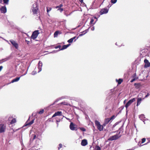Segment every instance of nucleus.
Returning a JSON list of instances; mask_svg holds the SVG:
<instances>
[{"instance_id": "obj_1", "label": "nucleus", "mask_w": 150, "mask_h": 150, "mask_svg": "<svg viewBox=\"0 0 150 150\" xmlns=\"http://www.w3.org/2000/svg\"><path fill=\"white\" fill-rule=\"evenodd\" d=\"M32 11L33 13V14L35 15H36L37 16V14H39L38 12V7L37 4V3H35L33 4L32 6Z\"/></svg>"}, {"instance_id": "obj_2", "label": "nucleus", "mask_w": 150, "mask_h": 150, "mask_svg": "<svg viewBox=\"0 0 150 150\" xmlns=\"http://www.w3.org/2000/svg\"><path fill=\"white\" fill-rule=\"evenodd\" d=\"M95 124L97 126V128L100 131L103 130L104 126L101 125L99 122L97 120H96L95 121Z\"/></svg>"}, {"instance_id": "obj_3", "label": "nucleus", "mask_w": 150, "mask_h": 150, "mask_svg": "<svg viewBox=\"0 0 150 150\" xmlns=\"http://www.w3.org/2000/svg\"><path fill=\"white\" fill-rule=\"evenodd\" d=\"M38 30H35L33 32L31 36V39L33 40L35 39L39 34Z\"/></svg>"}, {"instance_id": "obj_4", "label": "nucleus", "mask_w": 150, "mask_h": 150, "mask_svg": "<svg viewBox=\"0 0 150 150\" xmlns=\"http://www.w3.org/2000/svg\"><path fill=\"white\" fill-rule=\"evenodd\" d=\"M121 137V136H119L118 134H116L114 136H111L108 139V140L110 141H113L116 140Z\"/></svg>"}, {"instance_id": "obj_5", "label": "nucleus", "mask_w": 150, "mask_h": 150, "mask_svg": "<svg viewBox=\"0 0 150 150\" xmlns=\"http://www.w3.org/2000/svg\"><path fill=\"white\" fill-rule=\"evenodd\" d=\"M6 129V126L4 124H0V133L4 132Z\"/></svg>"}, {"instance_id": "obj_6", "label": "nucleus", "mask_w": 150, "mask_h": 150, "mask_svg": "<svg viewBox=\"0 0 150 150\" xmlns=\"http://www.w3.org/2000/svg\"><path fill=\"white\" fill-rule=\"evenodd\" d=\"M135 101V98H133L130 100L125 105V107L127 108L133 102Z\"/></svg>"}, {"instance_id": "obj_7", "label": "nucleus", "mask_w": 150, "mask_h": 150, "mask_svg": "<svg viewBox=\"0 0 150 150\" xmlns=\"http://www.w3.org/2000/svg\"><path fill=\"white\" fill-rule=\"evenodd\" d=\"M10 42L16 49H17L18 48V44L15 41L13 40H10Z\"/></svg>"}, {"instance_id": "obj_8", "label": "nucleus", "mask_w": 150, "mask_h": 150, "mask_svg": "<svg viewBox=\"0 0 150 150\" xmlns=\"http://www.w3.org/2000/svg\"><path fill=\"white\" fill-rule=\"evenodd\" d=\"M76 125L74 124L73 122H71L70 123L69 125V127L71 130H77L76 129Z\"/></svg>"}, {"instance_id": "obj_9", "label": "nucleus", "mask_w": 150, "mask_h": 150, "mask_svg": "<svg viewBox=\"0 0 150 150\" xmlns=\"http://www.w3.org/2000/svg\"><path fill=\"white\" fill-rule=\"evenodd\" d=\"M70 45V44H68L67 45H64L62 46V47L61 48V49H59L57 51L55 50L53 52H57V51H59L60 50H62L64 49H66L68 47H69Z\"/></svg>"}, {"instance_id": "obj_10", "label": "nucleus", "mask_w": 150, "mask_h": 150, "mask_svg": "<svg viewBox=\"0 0 150 150\" xmlns=\"http://www.w3.org/2000/svg\"><path fill=\"white\" fill-rule=\"evenodd\" d=\"M108 10L106 8H104L101 9L100 11V14L102 15L104 14H106L108 13Z\"/></svg>"}, {"instance_id": "obj_11", "label": "nucleus", "mask_w": 150, "mask_h": 150, "mask_svg": "<svg viewBox=\"0 0 150 150\" xmlns=\"http://www.w3.org/2000/svg\"><path fill=\"white\" fill-rule=\"evenodd\" d=\"M144 62L145 63V65L144 66L145 68H147L149 67L150 66V63L148 60L146 59H145L144 60Z\"/></svg>"}, {"instance_id": "obj_12", "label": "nucleus", "mask_w": 150, "mask_h": 150, "mask_svg": "<svg viewBox=\"0 0 150 150\" xmlns=\"http://www.w3.org/2000/svg\"><path fill=\"white\" fill-rule=\"evenodd\" d=\"M29 120V118L27 120V121L25 123V126H27L28 125H32L34 122L35 119H33L30 122H28Z\"/></svg>"}, {"instance_id": "obj_13", "label": "nucleus", "mask_w": 150, "mask_h": 150, "mask_svg": "<svg viewBox=\"0 0 150 150\" xmlns=\"http://www.w3.org/2000/svg\"><path fill=\"white\" fill-rule=\"evenodd\" d=\"M78 38L79 37H77L76 38V36L68 40L67 42L69 43H71L74 40V42H75L78 39Z\"/></svg>"}, {"instance_id": "obj_14", "label": "nucleus", "mask_w": 150, "mask_h": 150, "mask_svg": "<svg viewBox=\"0 0 150 150\" xmlns=\"http://www.w3.org/2000/svg\"><path fill=\"white\" fill-rule=\"evenodd\" d=\"M0 10L1 12L2 13H5L6 12V8L5 6L1 7L0 8Z\"/></svg>"}, {"instance_id": "obj_15", "label": "nucleus", "mask_w": 150, "mask_h": 150, "mask_svg": "<svg viewBox=\"0 0 150 150\" xmlns=\"http://www.w3.org/2000/svg\"><path fill=\"white\" fill-rule=\"evenodd\" d=\"M111 120L112 118H108L105 119V120L104 123L103 124V125L104 126H105L106 125L108 124Z\"/></svg>"}, {"instance_id": "obj_16", "label": "nucleus", "mask_w": 150, "mask_h": 150, "mask_svg": "<svg viewBox=\"0 0 150 150\" xmlns=\"http://www.w3.org/2000/svg\"><path fill=\"white\" fill-rule=\"evenodd\" d=\"M62 115V112L61 111H58L55 112L52 116V117H54L57 116H61Z\"/></svg>"}, {"instance_id": "obj_17", "label": "nucleus", "mask_w": 150, "mask_h": 150, "mask_svg": "<svg viewBox=\"0 0 150 150\" xmlns=\"http://www.w3.org/2000/svg\"><path fill=\"white\" fill-rule=\"evenodd\" d=\"M87 140L84 139L82 140L81 144L82 146H85L87 144Z\"/></svg>"}, {"instance_id": "obj_18", "label": "nucleus", "mask_w": 150, "mask_h": 150, "mask_svg": "<svg viewBox=\"0 0 150 150\" xmlns=\"http://www.w3.org/2000/svg\"><path fill=\"white\" fill-rule=\"evenodd\" d=\"M42 66V63L40 61H39L38 63V68L39 69V71H38V72H40L41 70V67Z\"/></svg>"}, {"instance_id": "obj_19", "label": "nucleus", "mask_w": 150, "mask_h": 150, "mask_svg": "<svg viewBox=\"0 0 150 150\" xmlns=\"http://www.w3.org/2000/svg\"><path fill=\"white\" fill-rule=\"evenodd\" d=\"M139 117L141 120L143 121L144 122V124L145 123L144 122V121L145 120H144V119L145 118V117L144 115L142 114L140 115H139Z\"/></svg>"}, {"instance_id": "obj_20", "label": "nucleus", "mask_w": 150, "mask_h": 150, "mask_svg": "<svg viewBox=\"0 0 150 150\" xmlns=\"http://www.w3.org/2000/svg\"><path fill=\"white\" fill-rule=\"evenodd\" d=\"M88 29H87L86 30L84 31L81 32V34H79V36L80 37V36H82L83 35H84V34H85L87 33L88 32Z\"/></svg>"}, {"instance_id": "obj_21", "label": "nucleus", "mask_w": 150, "mask_h": 150, "mask_svg": "<svg viewBox=\"0 0 150 150\" xmlns=\"http://www.w3.org/2000/svg\"><path fill=\"white\" fill-rule=\"evenodd\" d=\"M142 100V98H137V106H138L141 103Z\"/></svg>"}, {"instance_id": "obj_22", "label": "nucleus", "mask_w": 150, "mask_h": 150, "mask_svg": "<svg viewBox=\"0 0 150 150\" xmlns=\"http://www.w3.org/2000/svg\"><path fill=\"white\" fill-rule=\"evenodd\" d=\"M134 86L137 89H139L141 86V85L140 83H135Z\"/></svg>"}, {"instance_id": "obj_23", "label": "nucleus", "mask_w": 150, "mask_h": 150, "mask_svg": "<svg viewBox=\"0 0 150 150\" xmlns=\"http://www.w3.org/2000/svg\"><path fill=\"white\" fill-rule=\"evenodd\" d=\"M20 77H20H17L15 78L12 80L11 82L13 83L14 82L18 81L20 79Z\"/></svg>"}, {"instance_id": "obj_24", "label": "nucleus", "mask_w": 150, "mask_h": 150, "mask_svg": "<svg viewBox=\"0 0 150 150\" xmlns=\"http://www.w3.org/2000/svg\"><path fill=\"white\" fill-rule=\"evenodd\" d=\"M59 33V31H57L55 32L54 33V37H57L58 34Z\"/></svg>"}, {"instance_id": "obj_25", "label": "nucleus", "mask_w": 150, "mask_h": 150, "mask_svg": "<svg viewBox=\"0 0 150 150\" xmlns=\"http://www.w3.org/2000/svg\"><path fill=\"white\" fill-rule=\"evenodd\" d=\"M44 110L42 109H41L37 113L40 114H42L44 112Z\"/></svg>"}, {"instance_id": "obj_26", "label": "nucleus", "mask_w": 150, "mask_h": 150, "mask_svg": "<svg viewBox=\"0 0 150 150\" xmlns=\"http://www.w3.org/2000/svg\"><path fill=\"white\" fill-rule=\"evenodd\" d=\"M116 81L118 82V83L119 84H121L123 81L122 79H119L118 80L116 79Z\"/></svg>"}, {"instance_id": "obj_27", "label": "nucleus", "mask_w": 150, "mask_h": 150, "mask_svg": "<svg viewBox=\"0 0 150 150\" xmlns=\"http://www.w3.org/2000/svg\"><path fill=\"white\" fill-rule=\"evenodd\" d=\"M61 104L63 105H69V106H71V105L67 102H63L61 103Z\"/></svg>"}, {"instance_id": "obj_28", "label": "nucleus", "mask_w": 150, "mask_h": 150, "mask_svg": "<svg viewBox=\"0 0 150 150\" xmlns=\"http://www.w3.org/2000/svg\"><path fill=\"white\" fill-rule=\"evenodd\" d=\"M16 119L15 118H13L11 120V121L10 122V124H13L16 122Z\"/></svg>"}, {"instance_id": "obj_29", "label": "nucleus", "mask_w": 150, "mask_h": 150, "mask_svg": "<svg viewBox=\"0 0 150 150\" xmlns=\"http://www.w3.org/2000/svg\"><path fill=\"white\" fill-rule=\"evenodd\" d=\"M95 150H100V148L98 146H96Z\"/></svg>"}, {"instance_id": "obj_30", "label": "nucleus", "mask_w": 150, "mask_h": 150, "mask_svg": "<svg viewBox=\"0 0 150 150\" xmlns=\"http://www.w3.org/2000/svg\"><path fill=\"white\" fill-rule=\"evenodd\" d=\"M55 48V49H58L59 48V49H61V46L60 45H58L57 46H55L54 47Z\"/></svg>"}, {"instance_id": "obj_31", "label": "nucleus", "mask_w": 150, "mask_h": 150, "mask_svg": "<svg viewBox=\"0 0 150 150\" xmlns=\"http://www.w3.org/2000/svg\"><path fill=\"white\" fill-rule=\"evenodd\" d=\"M79 129H80L83 132H85L86 131V129L83 127H79Z\"/></svg>"}, {"instance_id": "obj_32", "label": "nucleus", "mask_w": 150, "mask_h": 150, "mask_svg": "<svg viewBox=\"0 0 150 150\" xmlns=\"http://www.w3.org/2000/svg\"><path fill=\"white\" fill-rule=\"evenodd\" d=\"M63 6V4H60L59 5L56 6V8H61V7Z\"/></svg>"}, {"instance_id": "obj_33", "label": "nucleus", "mask_w": 150, "mask_h": 150, "mask_svg": "<svg viewBox=\"0 0 150 150\" xmlns=\"http://www.w3.org/2000/svg\"><path fill=\"white\" fill-rule=\"evenodd\" d=\"M9 0H3L4 2V4H8Z\"/></svg>"}, {"instance_id": "obj_34", "label": "nucleus", "mask_w": 150, "mask_h": 150, "mask_svg": "<svg viewBox=\"0 0 150 150\" xmlns=\"http://www.w3.org/2000/svg\"><path fill=\"white\" fill-rule=\"evenodd\" d=\"M94 21V19L93 18H92L91 19L90 22V24H93V23Z\"/></svg>"}, {"instance_id": "obj_35", "label": "nucleus", "mask_w": 150, "mask_h": 150, "mask_svg": "<svg viewBox=\"0 0 150 150\" xmlns=\"http://www.w3.org/2000/svg\"><path fill=\"white\" fill-rule=\"evenodd\" d=\"M111 1L112 3L114 4L117 2V0H111Z\"/></svg>"}, {"instance_id": "obj_36", "label": "nucleus", "mask_w": 150, "mask_h": 150, "mask_svg": "<svg viewBox=\"0 0 150 150\" xmlns=\"http://www.w3.org/2000/svg\"><path fill=\"white\" fill-rule=\"evenodd\" d=\"M146 141V139L145 138H143L142 139V144H143Z\"/></svg>"}, {"instance_id": "obj_37", "label": "nucleus", "mask_w": 150, "mask_h": 150, "mask_svg": "<svg viewBox=\"0 0 150 150\" xmlns=\"http://www.w3.org/2000/svg\"><path fill=\"white\" fill-rule=\"evenodd\" d=\"M36 73H37V72L36 71H33L32 73V74L33 75L36 74Z\"/></svg>"}, {"instance_id": "obj_38", "label": "nucleus", "mask_w": 150, "mask_h": 150, "mask_svg": "<svg viewBox=\"0 0 150 150\" xmlns=\"http://www.w3.org/2000/svg\"><path fill=\"white\" fill-rule=\"evenodd\" d=\"M59 147H58V149L59 150L62 147V144H59Z\"/></svg>"}, {"instance_id": "obj_39", "label": "nucleus", "mask_w": 150, "mask_h": 150, "mask_svg": "<svg viewBox=\"0 0 150 150\" xmlns=\"http://www.w3.org/2000/svg\"><path fill=\"white\" fill-rule=\"evenodd\" d=\"M114 91H115V90L114 89H112L110 90V91H111V94H110V95H111V94H112V93L114 92Z\"/></svg>"}, {"instance_id": "obj_40", "label": "nucleus", "mask_w": 150, "mask_h": 150, "mask_svg": "<svg viewBox=\"0 0 150 150\" xmlns=\"http://www.w3.org/2000/svg\"><path fill=\"white\" fill-rule=\"evenodd\" d=\"M36 137V135L35 134H34L33 135V141L34 139H35Z\"/></svg>"}, {"instance_id": "obj_41", "label": "nucleus", "mask_w": 150, "mask_h": 150, "mask_svg": "<svg viewBox=\"0 0 150 150\" xmlns=\"http://www.w3.org/2000/svg\"><path fill=\"white\" fill-rule=\"evenodd\" d=\"M58 10H59L61 12H62L63 11V9L62 8H59L58 9Z\"/></svg>"}, {"instance_id": "obj_42", "label": "nucleus", "mask_w": 150, "mask_h": 150, "mask_svg": "<svg viewBox=\"0 0 150 150\" xmlns=\"http://www.w3.org/2000/svg\"><path fill=\"white\" fill-rule=\"evenodd\" d=\"M149 95H150V94L149 93H147V94L145 96V98H147L149 96Z\"/></svg>"}, {"instance_id": "obj_43", "label": "nucleus", "mask_w": 150, "mask_h": 150, "mask_svg": "<svg viewBox=\"0 0 150 150\" xmlns=\"http://www.w3.org/2000/svg\"><path fill=\"white\" fill-rule=\"evenodd\" d=\"M136 79L135 78L133 79L132 80L130 81L131 82H132L135 80Z\"/></svg>"}, {"instance_id": "obj_44", "label": "nucleus", "mask_w": 150, "mask_h": 150, "mask_svg": "<svg viewBox=\"0 0 150 150\" xmlns=\"http://www.w3.org/2000/svg\"><path fill=\"white\" fill-rule=\"evenodd\" d=\"M71 13H70L69 14H66V13H64V14H65V15H66L67 16H69V15H70L71 14Z\"/></svg>"}, {"instance_id": "obj_45", "label": "nucleus", "mask_w": 150, "mask_h": 150, "mask_svg": "<svg viewBox=\"0 0 150 150\" xmlns=\"http://www.w3.org/2000/svg\"><path fill=\"white\" fill-rule=\"evenodd\" d=\"M91 29L92 30V31H93L95 29V28H94V27H92L91 28Z\"/></svg>"}, {"instance_id": "obj_46", "label": "nucleus", "mask_w": 150, "mask_h": 150, "mask_svg": "<svg viewBox=\"0 0 150 150\" xmlns=\"http://www.w3.org/2000/svg\"><path fill=\"white\" fill-rule=\"evenodd\" d=\"M3 68V66H0V71Z\"/></svg>"}, {"instance_id": "obj_47", "label": "nucleus", "mask_w": 150, "mask_h": 150, "mask_svg": "<svg viewBox=\"0 0 150 150\" xmlns=\"http://www.w3.org/2000/svg\"><path fill=\"white\" fill-rule=\"evenodd\" d=\"M114 117H115V116L114 115H113L110 118H112V119H113L114 118Z\"/></svg>"}, {"instance_id": "obj_48", "label": "nucleus", "mask_w": 150, "mask_h": 150, "mask_svg": "<svg viewBox=\"0 0 150 150\" xmlns=\"http://www.w3.org/2000/svg\"><path fill=\"white\" fill-rule=\"evenodd\" d=\"M79 1L81 2V3H82L83 2V0H79Z\"/></svg>"}, {"instance_id": "obj_49", "label": "nucleus", "mask_w": 150, "mask_h": 150, "mask_svg": "<svg viewBox=\"0 0 150 150\" xmlns=\"http://www.w3.org/2000/svg\"><path fill=\"white\" fill-rule=\"evenodd\" d=\"M150 142V141H149L148 142L144 144V145H146L148 144Z\"/></svg>"}, {"instance_id": "obj_50", "label": "nucleus", "mask_w": 150, "mask_h": 150, "mask_svg": "<svg viewBox=\"0 0 150 150\" xmlns=\"http://www.w3.org/2000/svg\"><path fill=\"white\" fill-rule=\"evenodd\" d=\"M150 142V141H149L148 142L144 144V145H146L148 144Z\"/></svg>"}, {"instance_id": "obj_51", "label": "nucleus", "mask_w": 150, "mask_h": 150, "mask_svg": "<svg viewBox=\"0 0 150 150\" xmlns=\"http://www.w3.org/2000/svg\"><path fill=\"white\" fill-rule=\"evenodd\" d=\"M97 20H98V19H97V20H96V21H95V22L93 23V25L94 24L96 23V21H97Z\"/></svg>"}, {"instance_id": "obj_52", "label": "nucleus", "mask_w": 150, "mask_h": 150, "mask_svg": "<svg viewBox=\"0 0 150 150\" xmlns=\"http://www.w3.org/2000/svg\"><path fill=\"white\" fill-rule=\"evenodd\" d=\"M93 18H94L95 19H96V20H97V18L95 16L93 17Z\"/></svg>"}, {"instance_id": "obj_53", "label": "nucleus", "mask_w": 150, "mask_h": 150, "mask_svg": "<svg viewBox=\"0 0 150 150\" xmlns=\"http://www.w3.org/2000/svg\"><path fill=\"white\" fill-rule=\"evenodd\" d=\"M63 117H64V116H63ZM65 117L67 119V120H69V118H68L66 117Z\"/></svg>"}, {"instance_id": "obj_54", "label": "nucleus", "mask_w": 150, "mask_h": 150, "mask_svg": "<svg viewBox=\"0 0 150 150\" xmlns=\"http://www.w3.org/2000/svg\"><path fill=\"white\" fill-rule=\"evenodd\" d=\"M55 102H54V103H53L51 105H53L54 104V103H55Z\"/></svg>"}, {"instance_id": "obj_55", "label": "nucleus", "mask_w": 150, "mask_h": 150, "mask_svg": "<svg viewBox=\"0 0 150 150\" xmlns=\"http://www.w3.org/2000/svg\"><path fill=\"white\" fill-rule=\"evenodd\" d=\"M105 0H103V2H102V3H101V5H102V4H103V3L104 2V1H105Z\"/></svg>"}, {"instance_id": "obj_56", "label": "nucleus", "mask_w": 150, "mask_h": 150, "mask_svg": "<svg viewBox=\"0 0 150 150\" xmlns=\"http://www.w3.org/2000/svg\"><path fill=\"white\" fill-rule=\"evenodd\" d=\"M60 120H57L56 121H57V122H60Z\"/></svg>"}, {"instance_id": "obj_57", "label": "nucleus", "mask_w": 150, "mask_h": 150, "mask_svg": "<svg viewBox=\"0 0 150 150\" xmlns=\"http://www.w3.org/2000/svg\"><path fill=\"white\" fill-rule=\"evenodd\" d=\"M2 0H0V3L2 2Z\"/></svg>"}, {"instance_id": "obj_58", "label": "nucleus", "mask_w": 150, "mask_h": 150, "mask_svg": "<svg viewBox=\"0 0 150 150\" xmlns=\"http://www.w3.org/2000/svg\"><path fill=\"white\" fill-rule=\"evenodd\" d=\"M50 11V10H48L47 9V13H48V12H49Z\"/></svg>"}, {"instance_id": "obj_59", "label": "nucleus", "mask_w": 150, "mask_h": 150, "mask_svg": "<svg viewBox=\"0 0 150 150\" xmlns=\"http://www.w3.org/2000/svg\"><path fill=\"white\" fill-rule=\"evenodd\" d=\"M145 98V97H144V98H142V100H144V99Z\"/></svg>"}, {"instance_id": "obj_60", "label": "nucleus", "mask_w": 150, "mask_h": 150, "mask_svg": "<svg viewBox=\"0 0 150 150\" xmlns=\"http://www.w3.org/2000/svg\"><path fill=\"white\" fill-rule=\"evenodd\" d=\"M27 42H28V43H28H28L29 42V41H27Z\"/></svg>"}, {"instance_id": "obj_61", "label": "nucleus", "mask_w": 150, "mask_h": 150, "mask_svg": "<svg viewBox=\"0 0 150 150\" xmlns=\"http://www.w3.org/2000/svg\"><path fill=\"white\" fill-rule=\"evenodd\" d=\"M48 121H50V119H48Z\"/></svg>"}, {"instance_id": "obj_62", "label": "nucleus", "mask_w": 150, "mask_h": 150, "mask_svg": "<svg viewBox=\"0 0 150 150\" xmlns=\"http://www.w3.org/2000/svg\"><path fill=\"white\" fill-rule=\"evenodd\" d=\"M115 44V45H117V43H116Z\"/></svg>"}, {"instance_id": "obj_63", "label": "nucleus", "mask_w": 150, "mask_h": 150, "mask_svg": "<svg viewBox=\"0 0 150 150\" xmlns=\"http://www.w3.org/2000/svg\"><path fill=\"white\" fill-rule=\"evenodd\" d=\"M134 149L133 148V149H132L131 150H134Z\"/></svg>"}, {"instance_id": "obj_64", "label": "nucleus", "mask_w": 150, "mask_h": 150, "mask_svg": "<svg viewBox=\"0 0 150 150\" xmlns=\"http://www.w3.org/2000/svg\"><path fill=\"white\" fill-rule=\"evenodd\" d=\"M127 150H131L130 149H127Z\"/></svg>"}]
</instances>
